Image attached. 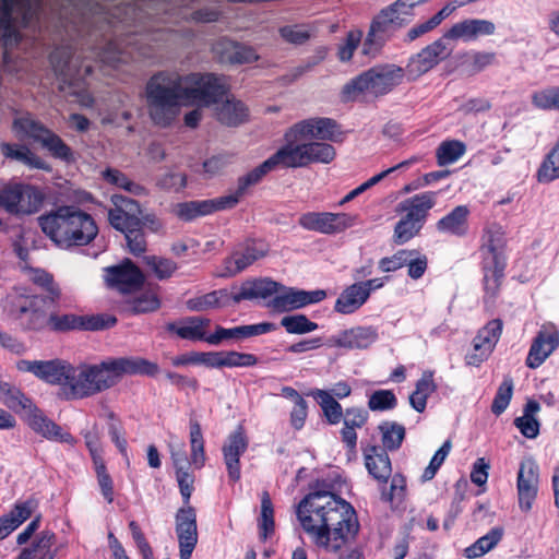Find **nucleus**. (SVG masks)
<instances>
[{
	"label": "nucleus",
	"instance_id": "nucleus-1",
	"mask_svg": "<svg viewBox=\"0 0 559 559\" xmlns=\"http://www.w3.org/2000/svg\"><path fill=\"white\" fill-rule=\"evenodd\" d=\"M144 98L152 122L158 127L170 126L185 104L214 106L216 119L228 127H237L248 119L246 105L228 94L224 76L212 73L159 71L145 84Z\"/></svg>",
	"mask_w": 559,
	"mask_h": 559
},
{
	"label": "nucleus",
	"instance_id": "nucleus-2",
	"mask_svg": "<svg viewBox=\"0 0 559 559\" xmlns=\"http://www.w3.org/2000/svg\"><path fill=\"white\" fill-rule=\"evenodd\" d=\"M296 513L310 540L328 551H338L359 530L354 508L330 491L308 493Z\"/></svg>",
	"mask_w": 559,
	"mask_h": 559
},
{
	"label": "nucleus",
	"instance_id": "nucleus-3",
	"mask_svg": "<svg viewBox=\"0 0 559 559\" xmlns=\"http://www.w3.org/2000/svg\"><path fill=\"white\" fill-rule=\"evenodd\" d=\"M159 373L156 362L142 357L107 358L98 364L72 365L68 400L94 396L117 385L123 376L155 377Z\"/></svg>",
	"mask_w": 559,
	"mask_h": 559
},
{
	"label": "nucleus",
	"instance_id": "nucleus-4",
	"mask_svg": "<svg viewBox=\"0 0 559 559\" xmlns=\"http://www.w3.org/2000/svg\"><path fill=\"white\" fill-rule=\"evenodd\" d=\"M38 221L44 234L63 248L85 246L98 231L92 216L74 206H60Z\"/></svg>",
	"mask_w": 559,
	"mask_h": 559
},
{
	"label": "nucleus",
	"instance_id": "nucleus-5",
	"mask_svg": "<svg viewBox=\"0 0 559 559\" xmlns=\"http://www.w3.org/2000/svg\"><path fill=\"white\" fill-rule=\"evenodd\" d=\"M404 69L395 64L378 66L361 73L345 86L348 94L359 92L376 96L391 92L403 82Z\"/></svg>",
	"mask_w": 559,
	"mask_h": 559
},
{
	"label": "nucleus",
	"instance_id": "nucleus-6",
	"mask_svg": "<svg viewBox=\"0 0 559 559\" xmlns=\"http://www.w3.org/2000/svg\"><path fill=\"white\" fill-rule=\"evenodd\" d=\"M13 130L22 138L39 143L56 158L64 162L73 159L72 150L63 140L29 114L16 117L13 121Z\"/></svg>",
	"mask_w": 559,
	"mask_h": 559
},
{
	"label": "nucleus",
	"instance_id": "nucleus-7",
	"mask_svg": "<svg viewBox=\"0 0 559 559\" xmlns=\"http://www.w3.org/2000/svg\"><path fill=\"white\" fill-rule=\"evenodd\" d=\"M37 11L38 0H0V29L4 45L19 43L17 26L31 24Z\"/></svg>",
	"mask_w": 559,
	"mask_h": 559
},
{
	"label": "nucleus",
	"instance_id": "nucleus-8",
	"mask_svg": "<svg viewBox=\"0 0 559 559\" xmlns=\"http://www.w3.org/2000/svg\"><path fill=\"white\" fill-rule=\"evenodd\" d=\"M280 152L284 168L305 167L312 163L328 164L335 157V150L331 144L308 140L286 141Z\"/></svg>",
	"mask_w": 559,
	"mask_h": 559
},
{
	"label": "nucleus",
	"instance_id": "nucleus-9",
	"mask_svg": "<svg viewBox=\"0 0 559 559\" xmlns=\"http://www.w3.org/2000/svg\"><path fill=\"white\" fill-rule=\"evenodd\" d=\"M43 201V193L34 186L16 182L0 186V207L10 214L36 213Z\"/></svg>",
	"mask_w": 559,
	"mask_h": 559
},
{
	"label": "nucleus",
	"instance_id": "nucleus-10",
	"mask_svg": "<svg viewBox=\"0 0 559 559\" xmlns=\"http://www.w3.org/2000/svg\"><path fill=\"white\" fill-rule=\"evenodd\" d=\"M151 40H157V37L151 34L131 36L123 40V46L117 41H109L102 51L97 52V57L100 62L112 67L119 62H128L129 59H148L154 56L148 44Z\"/></svg>",
	"mask_w": 559,
	"mask_h": 559
},
{
	"label": "nucleus",
	"instance_id": "nucleus-11",
	"mask_svg": "<svg viewBox=\"0 0 559 559\" xmlns=\"http://www.w3.org/2000/svg\"><path fill=\"white\" fill-rule=\"evenodd\" d=\"M50 62L53 71L60 80V88L66 86L73 88V94H79L83 88L82 82L92 73L90 64L79 66V58H74L70 47L56 48L50 53Z\"/></svg>",
	"mask_w": 559,
	"mask_h": 559
},
{
	"label": "nucleus",
	"instance_id": "nucleus-12",
	"mask_svg": "<svg viewBox=\"0 0 559 559\" xmlns=\"http://www.w3.org/2000/svg\"><path fill=\"white\" fill-rule=\"evenodd\" d=\"M20 371L31 372L38 379L61 386L62 394L66 400L69 396V382L71 377L72 365L67 360H20L16 364Z\"/></svg>",
	"mask_w": 559,
	"mask_h": 559
},
{
	"label": "nucleus",
	"instance_id": "nucleus-13",
	"mask_svg": "<svg viewBox=\"0 0 559 559\" xmlns=\"http://www.w3.org/2000/svg\"><path fill=\"white\" fill-rule=\"evenodd\" d=\"M403 26L401 19L382 9L371 21L362 44V53L374 57L393 35Z\"/></svg>",
	"mask_w": 559,
	"mask_h": 559
},
{
	"label": "nucleus",
	"instance_id": "nucleus-14",
	"mask_svg": "<svg viewBox=\"0 0 559 559\" xmlns=\"http://www.w3.org/2000/svg\"><path fill=\"white\" fill-rule=\"evenodd\" d=\"M117 319L109 314L98 316H78L74 313H51L46 317V323L51 330L66 332L70 330L98 331L111 328L116 324Z\"/></svg>",
	"mask_w": 559,
	"mask_h": 559
},
{
	"label": "nucleus",
	"instance_id": "nucleus-15",
	"mask_svg": "<svg viewBox=\"0 0 559 559\" xmlns=\"http://www.w3.org/2000/svg\"><path fill=\"white\" fill-rule=\"evenodd\" d=\"M450 53L451 49L441 37L409 58L404 69L405 75L409 81H415L447 59Z\"/></svg>",
	"mask_w": 559,
	"mask_h": 559
},
{
	"label": "nucleus",
	"instance_id": "nucleus-16",
	"mask_svg": "<svg viewBox=\"0 0 559 559\" xmlns=\"http://www.w3.org/2000/svg\"><path fill=\"white\" fill-rule=\"evenodd\" d=\"M355 222L354 215L330 212H308L298 219L302 228L326 235L342 233L354 226Z\"/></svg>",
	"mask_w": 559,
	"mask_h": 559
},
{
	"label": "nucleus",
	"instance_id": "nucleus-17",
	"mask_svg": "<svg viewBox=\"0 0 559 559\" xmlns=\"http://www.w3.org/2000/svg\"><path fill=\"white\" fill-rule=\"evenodd\" d=\"M337 124L330 118H310L292 126L285 133V141L319 140L335 141Z\"/></svg>",
	"mask_w": 559,
	"mask_h": 559
},
{
	"label": "nucleus",
	"instance_id": "nucleus-18",
	"mask_svg": "<svg viewBox=\"0 0 559 559\" xmlns=\"http://www.w3.org/2000/svg\"><path fill=\"white\" fill-rule=\"evenodd\" d=\"M10 298L15 311L20 317H27L33 329L44 328L47 316L44 309L45 299L43 297L29 294L24 287H15Z\"/></svg>",
	"mask_w": 559,
	"mask_h": 559
},
{
	"label": "nucleus",
	"instance_id": "nucleus-19",
	"mask_svg": "<svg viewBox=\"0 0 559 559\" xmlns=\"http://www.w3.org/2000/svg\"><path fill=\"white\" fill-rule=\"evenodd\" d=\"M176 534L179 542L180 559H190L198 543L197 514L191 506L178 510Z\"/></svg>",
	"mask_w": 559,
	"mask_h": 559
},
{
	"label": "nucleus",
	"instance_id": "nucleus-20",
	"mask_svg": "<svg viewBox=\"0 0 559 559\" xmlns=\"http://www.w3.org/2000/svg\"><path fill=\"white\" fill-rule=\"evenodd\" d=\"M538 465L532 457L520 463L518 472V497L520 509L527 512L532 509L538 491Z\"/></svg>",
	"mask_w": 559,
	"mask_h": 559
},
{
	"label": "nucleus",
	"instance_id": "nucleus-21",
	"mask_svg": "<svg viewBox=\"0 0 559 559\" xmlns=\"http://www.w3.org/2000/svg\"><path fill=\"white\" fill-rule=\"evenodd\" d=\"M378 340V331L373 326H354L331 335L325 345L347 350L366 349Z\"/></svg>",
	"mask_w": 559,
	"mask_h": 559
},
{
	"label": "nucleus",
	"instance_id": "nucleus-22",
	"mask_svg": "<svg viewBox=\"0 0 559 559\" xmlns=\"http://www.w3.org/2000/svg\"><path fill=\"white\" fill-rule=\"evenodd\" d=\"M559 346V332L554 324H544L535 336L527 358L526 366L538 368Z\"/></svg>",
	"mask_w": 559,
	"mask_h": 559
},
{
	"label": "nucleus",
	"instance_id": "nucleus-23",
	"mask_svg": "<svg viewBox=\"0 0 559 559\" xmlns=\"http://www.w3.org/2000/svg\"><path fill=\"white\" fill-rule=\"evenodd\" d=\"M267 253V246L262 241H250L233 252L224 262L223 277L235 276Z\"/></svg>",
	"mask_w": 559,
	"mask_h": 559
},
{
	"label": "nucleus",
	"instance_id": "nucleus-24",
	"mask_svg": "<svg viewBox=\"0 0 559 559\" xmlns=\"http://www.w3.org/2000/svg\"><path fill=\"white\" fill-rule=\"evenodd\" d=\"M111 202L114 207L108 212V219L115 229L143 225L141 221L142 211L136 201L121 194H114Z\"/></svg>",
	"mask_w": 559,
	"mask_h": 559
},
{
	"label": "nucleus",
	"instance_id": "nucleus-25",
	"mask_svg": "<svg viewBox=\"0 0 559 559\" xmlns=\"http://www.w3.org/2000/svg\"><path fill=\"white\" fill-rule=\"evenodd\" d=\"M280 288L281 284L269 277L247 280L231 287V301L239 304L243 300L266 299L277 294Z\"/></svg>",
	"mask_w": 559,
	"mask_h": 559
},
{
	"label": "nucleus",
	"instance_id": "nucleus-26",
	"mask_svg": "<svg viewBox=\"0 0 559 559\" xmlns=\"http://www.w3.org/2000/svg\"><path fill=\"white\" fill-rule=\"evenodd\" d=\"M325 297L326 292L323 289L307 292L296 288H287L272 299L271 306L275 310L284 312L320 302Z\"/></svg>",
	"mask_w": 559,
	"mask_h": 559
},
{
	"label": "nucleus",
	"instance_id": "nucleus-27",
	"mask_svg": "<svg viewBox=\"0 0 559 559\" xmlns=\"http://www.w3.org/2000/svg\"><path fill=\"white\" fill-rule=\"evenodd\" d=\"M248 439L243 432L242 427H238L231 432L223 445V455L228 472V477L231 481L240 479V456L248 449Z\"/></svg>",
	"mask_w": 559,
	"mask_h": 559
},
{
	"label": "nucleus",
	"instance_id": "nucleus-28",
	"mask_svg": "<svg viewBox=\"0 0 559 559\" xmlns=\"http://www.w3.org/2000/svg\"><path fill=\"white\" fill-rule=\"evenodd\" d=\"M28 426L45 439L51 441L63 442L68 444L74 443V438L62 430V428L48 418L35 405L24 416Z\"/></svg>",
	"mask_w": 559,
	"mask_h": 559
},
{
	"label": "nucleus",
	"instance_id": "nucleus-29",
	"mask_svg": "<svg viewBox=\"0 0 559 559\" xmlns=\"http://www.w3.org/2000/svg\"><path fill=\"white\" fill-rule=\"evenodd\" d=\"M107 282L111 287L117 288L121 293H130L140 288L144 277L139 267H136L129 259L122 264L107 269Z\"/></svg>",
	"mask_w": 559,
	"mask_h": 559
},
{
	"label": "nucleus",
	"instance_id": "nucleus-30",
	"mask_svg": "<svg viewBox=\"0 0 559 559\" xmlns=\"http://www.w3.org/2000/svg\"><path fill=\"white\" fill-rule=\"evenodd\" d=\"M495 32L496 25L489 20L467 19L452 25L442 37L445 41L448 39L473 41L480 36L493 35Z\"/></svg>",
	"mask_w": 559,
	"mask_h": 559
},
{
	"label": "nucleus",
	"instance_id": "nucleus-31",
	"mask_svg": "<svg viewBox=\"0 0 559 559\" xmlns=\"http://www.w3.org/2000/svg\"><path fill=\"white\" fill-rule=\"evenodd\" d=\"M211 320L203 317H187L178 322H169L166 330L175 333L178 337L188 341H205Z\"/></svg>",
	"mask_w": 559,
	"mask_h": 559
},
{
	"label": "nucleus",
	"instance_id": "nucleus-32",
	"mask_svg": "<svg viewBox=\"0 0 559 559\" xmlns=\"http://www.w3.org/2000/svg\"><path fill=\"white\" fill-rule=\"evenodd\" d=\"M438 192L426 191L415 194L408 199L403 200L399 204V211L405 213L404 216L421 224L424 226L428 212L437 203Z\"/></svg>",
	"mask_w": 559,
	"mask_h": 559
},
{
	"label": "nucleus",
	"instance_id": "nucleus-33",
	"mask_svg": "<svg viewBox=\"0 0 559 559\" xmlns=\"http://www.w3.org/2000/svg\"><path fill=\"white\" fill-rule=\"evenodd\" d=\"M283 167L284 168V160L283 156L277 150L272 156H270L266 160H264L261 165L249 171L247 175L240 177L238 179V187L235 193H231V197H237V203L239 202L240 198L245 194L246 190L257 185L262 180V178L270 171Z\"/></svg>",
	"mask_w": 559,
	"mask_h": 559
},
{
	"label": "nucleus",
	"instance_id": "nucleus-34",
	"mask_svg": "<svg viewBox=\"0 0 559 559\" xmlns=\"http://www.w3.org/2000/svg\"><path fill=\"white\" fill-rule=\"evenodd\" d=\"M37 502L34 499L19 501L10 513L0 518V540L5 538L35 511Z\"/></svg>",
	"mask_w": 559,
	"mask_h": 559
},
{
	"label": "nucleus",
	"instance_id": "nucleus-35",
	"mask_svg": "<svg viewBox=\"0 0 559 559\" xmlns=\"http://www.w3.org/2000/svg\"><path fill=\"white\" fill-rule=\"evenodd\" d=\"M369 474L379 483L386 484L392 474L390 457L384 449L371 447L365 454Z\"/></svg>",
	"mask_w": 559,
	"mask_h": 559
},
{
	"label": "nucleus",
	"instance_id": "nucleus-36",
	"mask_svg": "<svg viewBox=\"0 0 559 559\" xmlns=\"http://www.w3.org/2000/svg\"><path fill=\"white\" fill-rule=\"evenodd\" d=\"M469 209L467 205H457L449 214L437 222V229L442 234L464 236L468 230L467 218Z\"/></svg>",
	"mask_w": 559,
	"mask_h": 559
},
{
	"label": "nucleus",
	"instance_id": "nucleus-37",
	"mask_svg": "<svg viewBox=\"0 0 559 559\" xmlns=\"http://www.w3.org/2000/svg\"><path fill=\"white\" fill-rule=\"evenodd\" d=\"M231 301V290L221 288L195 296L186 301L187 309L190 311L202 312L211 309L227 307Z\"/></svg>",
	"mask_w": 559,
	"mask_h": 559
},
{
	"label": "nucleus",
	"instance_id": "nucleus-38",
	"mask_svg": "<svg viewBox=\"0 0 559 559\" xmlns=\"http://www.w3.org/2000/svg\"><path fill=\"white\" fill-rule=\"evenodd\" d=\"M2 155L11 160H16L29 168L49 169V166L39 156L33 153L27 146L10 143H1Z\"/></svg>",
	"mask_w": 559,
	"mask_h": 559
},
{
	"label": "nucleus",
	"instance_id": "nucleus-39",
	"mask_svg": "<svg viewBox=\"0 0 559 559\" xmlns=\"http://www.w3.org/2000/svg\"><path fill=\"white\" fill-rule=\"evenodd\" d=\"M215 50L221 53L222 61L230 63H249L258 59L253 48L229 40L217 43Z\"/></svg>",
	"mask_w": 559,
	"mask_h": 559
},
{
	"label": "nucleus",
	"instance_id": "nucleus-40",
	"mask_svg": "<svg viewBox=\"0 0 559 559\" xmlns=\"http://www.w3.org/2000/svg\"><path fill=\"white\" fill-rule=\"evenodd\" d=\"M368 300V293L355 283L345 288L335 301L334 310L342 314H350Z\"/></svg>",
	"mask_w": 559,
	"mask_h": 559
},
{
	"label": "nucleus",
	"instance_id": "nucleus-41",
	"mask_svg": "<svg viewBox=\"0 0 559 559\" xmlns=\"http://www.w3.org/2000/svg\"><path fill=\"white\" fill-rule=\"evenodd\" d=\"M407 496L406 478L402 474H394L391 477L390 487L380 484V499L389 503L392 510L400 508Z\"/></svg>",
	"mask_w": 559,
	"mask_h": 559
},
{
	"label": "nucleus",
	"instance_id": "nucleus-42",
	"mask_svg": "<svg viewBox=\"0 0 559 559\" xmlns=\"http://www.w3.org/2000/svg\"><path fill=\"white\" fill-rule=\"evenodd\" d=\"M0 401L15 413H22L23 416L34 406L32 400L26 397L20 389L7 382H0Z\"/></svg>",
	"mask_w": 559,
	"mask_h": 559
},
{
	"label": "nucleus",
	"instance_id": "nucleus-43",
	"mask_svg": "<svg viewBox=\"0 0 559 559\" xmlns=\"http://www.w3.org/2000/svg\"><path fill=\"white\" fill-rule=\"evenodd\" d=\"M483 241V247L490 253V258H486V261H506L503 255L506 239L504 233L500 226L493 225L488 227L484 234Z\"/></svg>",
	"mask_w": 559,
	"mask_h": 559
},
{
	"label": "nucleus",
	"instance_id": "nucleus-44",
	"mask_svg": "<svg viewBox=\"0 0 559 559\" xmlns=\"http://www.w3.org/2000/svg\"><path fill=\"white\" fill-rule=\"evenodd\" d=\"M502 536V527H492L486 535L479 537L473 545L465 548V557L468 559H474L484 556L498 545Z\"/></svg>",
	"mask_w": 559,
	"mask_h": 559
},
{
	"label": "nucleus",
	"instance_id": "nucleus-45",
	"mask_svg": "<svg viewBox=\"0 0 559 559\" xmlns=\"http://www.w3.org/2000/svg\"><path fill=\"white\" fill-rule=\"evenodd\" d=\"M311 395L322 408L323 414L330 424L336 425L341 421L343 417V408L330 392L317 389L311 392Z\"/></svg>",
	"mask_w": 559,
	"mask_h": 559
},
{
	"label": "nucleus",
	"instance_id": "nucleus-46",
	"mask_svg": "<svg viewBox=\"0 0 559 559\" xmlns=\"http://www.w3.org/2000/svg\"><path fill=\"white\" fill-rule=\"evenodd\" d=\"M501 331L502 322L500 320L490 321L478 332L474 338V349H485V352H492L500 338Z\"/></svg>",
	"mask_w": 559,
	"mask_h": 559
},
{
	"label": "nucleus",
	"instance_id": "nucleus-47",
	"mask_svg": "<svg viewBox=\"0 0 559 559\" xmlns=\"http://www.w3.org/2000/svg\"><path fill=\"white\" fill-rule=\"evenodd\" d=\"M190 462L200 469L205 464L204 439L198 420H190Z\"/></svg>",
	"mask_w": 559,
	"mask_h": 559
},
{
	"label": "nucleus",
	"instance_id": "nucleus-48",
	"mask_svg": "<svg viewBox=\"0 0 559 559\" xmlns=\"http://www.w3.org/2000/svg\"><path fill=\"white\" fill-rule=\"evenodd\" d=\"M506 267V261L500 262H485L484 266V288L486 294L493 298L499 290L503 272Z\"/></svg>",
	"mask_w": 559,
	"mask_h": 559
},
{
	"label": "nucleus",
	"instance_id": "nucleus-49",
	"mask_svg": "<svg viewBox=\"0 0 559 559\" xmlns=\"http://www.w3.org/2000/svg\"><path fill=\"white\" fill-rule=\"evenodd\" d=\"M27 278L47 292L51 301L57 300L61 293L59 286L53 282L51 274L41 269H33L25 266Z\"/></svg>",
	"mask_w": 559,
	"mask_h": 559
},
{
	"label": "nucleus",
	"instance_id": "nucleus-50",
	"mask_svg": "<svg viewBox=\"0 0 559 559\" xmlns=\"http://www.w3.org/2000/svg\"><path fill=\"white\" fill-rule=\"evenodd\" d=\"M104 179L120 189L126 190L130 194L140 197L146 194V189L129 179L122 171L114 168H107L103 171Z\"/></svg>",
	"mask_w": 559,
	"mask_h": 559
},
{
	"label": "nucleus",
	"instance_id": "nucleus-51",
	"mask_svg": "<svg viewBox=\"0 0 559 559\" xmlns=\"http://www.w3.org/2000/svg\"><path fill=\"white\" fill-rule=\"evenodd\" d=\"M379 430L382 435L384 450L393 451L401 447L405 438L404 426L395 421H383L380 424Z\"/></svg>",
	"mask_w": 559,
	"mask_h": 559
},
{
	"label": "nucleus",
	"instance_id": "nucleus-52",
	"mask_svg": "<svg viewBox=\"0 0 559 559\" xmlns=\"http://www.w3.org/2000/svg\"><path fill=\"white\" fill-rule=\"evenodd\" d=\"M559 178V139L554 148L542 163L537 179L539 182H551Z\"/></svg>",
	"mask_w": 559,
	"mask_h": 559
},
{
	"label": "nucleus",
	"instance_id": "nucleus-53",
	"mask_svg": "<svg viewBox=\"0 0 559 559\" xmlns=\"http://www.w3.org/2000/svg\"><path fill=\"white\" fill-rule=\"evenodd\" d=\"M260 537L266 539L274 531V510L270 495L266 491L261 496V515L259 519Z\"/></svg>",
	"mask_w": 559,
	"mask_h": 559
},
{
	"label": "nucleus",
	"instance_id": "nucleus-54",
	"mask_svg": "<svg viewBox=\"0 0 559 559\" xmlns=\"http://www.w3.org/2000/svg\"><path fill=\"white\" fill-rule=\"evenodd\" d=\"M198 216H204L212 214L216 211L231 209L237 204V197L223 195L211 200H198L193 201Z\"/></svg>",
	"mask_w": 559,
	"mask_h": 559
},
{
	"label": "nucleus",
	"instance_id": "nucleus-55",
	"mask_svg": "<svg viewBox=\"0 0 559 559\" xmlns=\"http://www.w3.org/2000/svg\"><path fill=\"white\" fill-rule=\"evenodd\" d=\"M465 151V144L460 141H444L437 150L438 164L440 166L453 164L464 155Z\"/></svg>",
	"mask_w": 559,
	"mask_h": 559
},
{
	"label": "nucleus",
	"instance_id": "nucleus-56",
	"mask_svg": "<svg viewBox=\"0 0 559 559\" xmlns=\"http://www.w3.org/2000/svg\"><path fill=\"white\" fill-rule=\"evenodd\" d=\"M281 325L289 334H307L316 331L318 324L310 321L305 314H292L283 317Z\"/></svg>",
	"mask_w": 559,
	"mask_h": 559
},
{
	"label": "nucleus",
	"instance_id": "nucleus-57",
	"mask_svg": "<svg viewBox=\"0 0 559 559\" xmlns=\"http://www.w3.org/2000/svg\"><path fill=\"white\" fill-rule=\"evenodd\" d=\"M56 535L50 531L41 532L34 540L33 559H55L57 550L52 549Z\"/></svg>",
	"mask_w": 559,
	"mask_h": 559
},
{
	"label": "nucleus",
	"instance_id": "nucleus-58",
	"mask_svg": "<svg viewBox=\"0 0 559 559\" xmlns=\"http://www.w3.org/2000/svg\"><path fill=\"white\" fill-rule=\"evenodd\" d=\"M532 104L540 110H559V87H547L534 92Z\"/></svg>",
	"mask_w": 559,
	"mask_h": 559
},
{
	"label": "nucleus",
	"instance_id": "nucleus-59",
	"mask_svg": "<svg viewBox=\"0 0 559 559\" xmlns=\"http://www.w3.org/2000/svg\"><path fill=\"white\" fill-rule=\"evenodd\" d=\"M423 225L403 216L395 225L393 241L396 245H404L419 234Z\"/></svg>",
	"mask_w": 559,
	"mask_h": 559
},
{
	"label": "nucleus",
	"instance_id": "nucleus-60",
	"mask_svg": "<svg viewBox=\"0 0 559 559\" xmlns=\"http://www.w3.org/2000/svg\"><path fill=\"white\" fill-rule=\"evenodd\" d=\"M144 261L155 276L163 281L169 278L178 269L175 261L162 257H145Z\"/></svg>",
	"mask_w": 559,
	"mask_h": 559
},
{
	"label": "nucleus",
	"instance_id": "nucleus-61",
	"mask_svg": "<svg viewBox=\"0 0 559 559\" xmlns=\"http://www.w3.org/2000/svg\"><path fill=\"white\" fill-rule=\"evenodd\" d=\"M142 227L143 225L134 227L126 226L118 229L124 235L128 248L134 255L142 254L146 250V241Z\"/></svg>",
	"mask_w": 559,
	"mask_h": 559
},
{
	"label": "nucleus",
	"instance_id": "nucleus-62",
	"mask_svg": "<svg viewBox=\"0 0 559 559\" xmlns=\"http://www.w3.org/2000/svg\"><path fill=\"white\" fill-rule=\"evenodd\" d=\"M513 393V380L511 377H506L498 388L493 402L491 404V412L495 415H501L511 401Z\"/></svg>",
	"mask_w": 559,
	"mask_h": 559
},
{
	"label": "nucleus",
	"instance_id": "nucleus-63",
	"mask_svg": "<svg viewBox=\"0 0 559 559\" xmlns=\"http://www.w3.org/2000/svg\"><path fill=\"white\" fill-rule=\"evenodd\" d=\"M397 404V400L391 390H377L368 401V407L372 412H383L393 409Z\"/></svg>",
	"mask_w": 559,
	"mask_h": 559
},
{
	"label": "nucleus",
	"instance_id": "nucleus-64",
	"mask_svg": "<svg viewBox=\"0 0 559 559\" xmlns=\"http://www.w3.org/2000/svg\"><path fill=\"white\" fill-rule=\"evenodd\" d=\"M156 185L163 190L181 191L187 185V177L181 173L168 170L156 179Z\"/></svg>",
	"mask_w": 559,
	"mask_h": 559
}]
</instances>
